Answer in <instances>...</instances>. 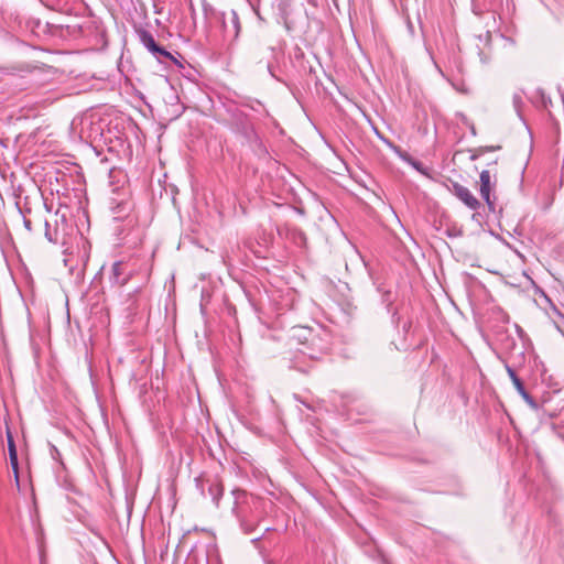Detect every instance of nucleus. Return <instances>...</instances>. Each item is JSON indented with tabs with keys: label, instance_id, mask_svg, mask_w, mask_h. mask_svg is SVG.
Masks as SVG:
<instances>
[{
	"label": "nucleus",
	"instance_id": "nucleus-2",
	"mask_svg": "<svg viewBox=\"0 0 564 564\" xmlns=\"http://www.w3.org/2000/svg\"><path fill=\"white\" fill-rule=\"evenodd\" d=\"M292 339L299 341L297 351L310 360H319L328 355L332 346L330 335L325 332H314L308 327H293Z\"/></svg>",
	"mask_w": 564,
	"mask_h": 564
},
{
	"label": "nucleus",
	"instance_id": "nucleus-16",
	"mask_svg": "<svg viewBox=\"0 0 564 564\" xmlns=\"http://www.w3.org/2000/svg\"><path fill=\"white\" fill-rule=\"evenodd\" d=\"M7 443H8L9 455L18 453L12 433L10 432L9 429L7 430Z\"/></svg>",
	"mask_w": 564,
	"mask_h": 564
},
{
	"label": "nucleus",
	"instance_id": "nucleus-28",
	"mask_svg": "<svg viewBox=\"0 0 564 564\" xmlns=\"http://www.w3.org/2000/svg\"><path fill=\"white\" fill-rule=\"evenodd\" d=\"M273 530H274L273 528H267V529H265V532H271V531H273Z\"/></svg>",
	"mask_w": 564,
	"mask_h": 564
},
{
	"label": "nucleus",
	"instance_id": "nucleus-15",
	"mask_svg": "<svg viewBox=\"0 0 564 564\" xmlns=\"http://www.w3.org/2000/svg\"><path fill=\"white\" fill-rule=\"evenodd\" d=\"M44 226H45V238L50 241V242H54L56 243L58 241V236H57V231L54 230L52 231L51 229V225L47 220L44 221Z\"/></svg>",
	"mask_w": 564,
	"mask_h": 564
},
{
	"label": "nucleus",
	"instance_id": "nucleus-22",
	"mask_svg": "<svg viewBox=\"0 0 564 564\" xmlns=\"http://www.w3.org/2000/svg\"><path fill=\"white\" fill-rule=\"evenodd\" d=\"M17 207H18V209H19L20 214H21L23 217H24V216L26 217V214H30V213H31V208H29V207H26V206H24L23 208H21V207L19 206V203H17Z\"/></svg>",
	"mask_w": 564,
	"mask_h": 564
},
{
	"label": "nucleus",
	"instance_id": "nucleus-27",
	"mask_svg": "<svg viewBox=\"0 0 564 564\" xmlns=\"http://www.w3.org/2000/svg\"><path fill=\"white\" fill-rule=\"evenodd\" d=\"M413 166H414L417 171L422 172V163H421V162H417V161L413 162Z\"/></svg>",
	"mask_w": 564,
	"mask_h": 564
},
{
	"label": "nucleus",
	"instance_id": "nucleus-29",
	"mask_svg": "<svg viewBox=\"0 0 564 564\" xmlns=\"http://www.w3.org/2000/svg\"><path fill=\"white\" fill-rule=\"evenodd\" d=\"M458 72H462V67L459 64H457Z\"/></svg>",
	"mask_w": 564,
	"mask_h": 564
},
{
	"label": "nucleus",
	"instance_id": "nucleus-24",
	"mask_svg": "<svg viewBox=\"0 0 564 564\" xmlns=\"http://www.w3.org/2000/svg\"><path fill=\"white\" fill-rule=\"evenodd\" d=\"M390 296H391V293L389 291L384 292V294H383V302L387 303L388 308L391 306V299H390Z\"/></svg>",
	"mask_w": 564,
	"mask_h": 564
},
{
	"label": "nucleus",
	"instance_id": "nucleus-19",
	"mask_svg": "<svg viewBox=\"0 0 564 564\" xmlns=\"http://www.w3.org/2000/svg\"><path fill=\"white\" fill-rule=\"evenodd\" d=\"M66 30H67L68 34L76 35L77 33L82 32V26L80 25H66Z\"/></svg>",
	"mask_w": 564,
	"mask_h": 564
},
{
	"label": "nucleus",
	"instance_id": "nucleus-18",
	"mask_svg": "<svg viewBox=\"0 0 564 564\" xmlns=\"http://www.w3.org/2000/svg\"><path fill=\"white\" fill-rule=\"evenodd\" d=\"M462 117H463V122L468 127L470 133L473 135H476L477 131H476L475 124L473 122H470L465 116L462 115Z\"/></svg>",
	"mask_w": 564,
	"mask_h": 564
},
{
	"label": "nucleus",
	"instance_id": "nucleus-23",
	"mask_svg": "<svg viewBox=\"0 0 564 564\" xmlns=\"http://www.w3.org/2000/svg\"><path fill=\"white\" fill-rule=\"evenodd\" d=\"M23 225L28 231H32V221L24 216Z\"/></svg>",
	"mask_w": 564,
	"mask_h": 564
},
{
	"label": "nucleus",
	"instance_id": "nucleus-21",
	"mask_svg": "<svg viewBox=\"0 0 564 564\" xmlns=\"http://www.w3.org/2000/svg\"><path fill=\"white\" fill-rule=\"evenodd\" d=\"M50 446H51V454H52V457H53L54 459H57V457H59V456H61V454H59V452H58L57 447H56L55 445H53V444H51Z\"/></svg>",
	"mask_w": 564,
	"mask_h": 564
},
{
	"label": "nucleus",
	"instance_id": "nucleus-10",
	"mask_svg": "<svg viewBox=\"0 0 564 564\" xmlns=\"http://www.w3.org/2000/svg\"><path fill=\"white\" fill-rule=\"evenodd\" d=\"M479 181H480V188H479L480 196L486 202L488 209L490 212H495V209H496L495 200L491 199V196H490V192L492 188L490 172L488 170L481 171L480 175H479Z\"/></svg>",
	"mask_w": 564,
	"mask_h": 564
},
{
	"label": "nucleus",
	"instance_id": "nucleus-14",
	"mask_svg": "<svg viewBox=\"0 0 564 564\" xmlns=\"http://www.w3.org/2000/svg\"><path fill=\"white\" fill-rule=\"evenodd\" d=\"M512 104L519 117H521V109L524 105L522 94L514 93L512 96Z\"/></svg>",
	"mask_w": 564,
	"mask_h": 564
},
{
	"label": "nucleus",
	"instance_id": "nucleus-4",
	"mask_svg": "<svg viewBox=\"0 0 564 564\" xmlns=\"http://www.w3.org/2000/svg\"><path fill=\"white\" fill-rule=\"evenodd\" d=\"M230 115V128L240 134L246 142L260 155L267 154V149L258 135L250 117L238 108L228 110Z\"/></svg>",
	"mask_w": 564,
	"mask_h": 564
},
{
	"label": "nucleus",
	"instance_id": "nucleus-25",
	"mask_svg": "<svg viewBox=\"0 0 564 564\" xmlns=\"http://www.w3.org/2000/svg\"><path fill=\"white\" fill-rule=\"evenodd\" d=\"M542 102H543V107L545 109L549 108V106L552 104L550 97L546 98L543 94H542Z\"/></svg>",
	"mask_w": 564,
	"mask_h": 564
},
{
	"label": "nucleus",
	"instance_id": "nucleus-7",
	"mask_svg": "<svg viewBox=\"0 0 564 564\" xmlns=\"http://www.w3.org/2000/svg\"><path fill=\"white\" fill-rule=\"evenodd\" d=\"M564 390H543L541 394V406L544 412L555 415L564 410Z\"/></svg>",
	"mask_w": 564,
	"mask_h": 564
},
{
	"label": "nucleus",
	"instance_id": "nucleus-6",
	"mask_svg": "<svg viewBox=\"0 0 564 564\" xmlns=\"http://www.w3.org/2000/svg\"><path fill=\"white\" fill-rule=\"evenodd\" d=\"M195 486L202 496L206 497V490L216 507L224 494V487L217 477L204 478L202 476L195 478Z\"/></svg>",
	"mask_w": 564,
	"mask_h": 564
},
{
	"label": "nucleus",
	"instance_id": "nucleus-5",
	"mask_svg": "<svg viewBox=\"0 0 564 564\" xmlns=\"http://www.w3.org/2000/svg\"><path fill=\"white\" fill-rule=\"evenodd\" d=\"M134 32L139 42L150 52L159 63H167L182 66L177 58L164 46L160 45L152 33L142 26H135Z\"/></svg>",
	"mask_w": 564,
	"mask_h": 564
},
{
	"label": "nucleus",
	"instance_id": "nucleus-20",
	"mask_svg": "<svg viewBox=\"0 0 564 564\" xmlns=\"http://www.w3.org/2000/svg\"><path fill=\"white\" fill-rule=\"evenodd\" d=\"M480 149H484V154L486 152H491V151H498L501 149L500 145H486V147H480Z\"/></svg>",
	"mask_w": 564,
	"mask_h": 564
},
{
	"label": "nucleus",
	"instance_id": "nucleus-12",
	"mask_svg": "<svg viewBox=\"0 0 564 564\" xmlns=\"http://www.w3.org/2000/svg\"><path fill=\"white\" fill-rule=\"evenodd\" d=\"M518 392L531 409L539 410L540 408H542L541 400L536 401V399L530 394V390H518Z\"/></svg>",
	"mask_w": 564,
	"mask_h": 564
},
{
	"label": "nucleus",
	"instance_id": "nucleus-11",
	"mask_svg": "<svg viewBox=\"0 0 564 564\" xmlns=\"http://www.w3.org/2000/svg\"><path fill=\"white\" fill-rule=\"evenodd\" d=\"M522 357L523 351L522 349H520V351L517 355L511 354L509 360L506 364V369L508 371L510 379L513 382L514 388H524V383L517 371V365L519 364L517 359H520Z\"/></svg>",
	"mask_w": 564,
	"mask_h": 564
},
{
	"label": "nucleus",
	"instance_id": "nucleus-9",
	"mask_svg": "<svg viewBox=\"0 0 564 564\" xmlns=\"http://www.w3.org/2000/svg\"><path fill=\"white\" fill-rule=\"evenodd\" d=\"M452 193L462 200L468 208L476 210L480 207V202L473 195V193L459 183H453Z\"/></svg>",
	"mask_w": 564,
	"mask_h": 564
},
{
	"label": "nucleus",
	"instance_id": "nucleus-26",
	"mask_svg": "<svg viewBox=\"0 0 564 564\" xmlns=\"http://www.w3.org/2000/svg\"><path fill=\"white\" fill-rule=\"evenodd\" d=\"M263 536H264V534H261V535H259V536H257V538H253V539L251 540L252 544L257 545V544H258V542H259V541H261V540L263 539Z\"/></svg>",
	"mask_w": 564,
	"mask_h": 564
},
{
	"label": "nucleus",
	"instance_id": "nucleus-8",
	"mask_svg": "<svg viewBox=\"0 0 564 564\" xmlns=\"http://www.w3.org/2000/svg\"><path fill=\"white\" fill-rule=\"evenodd\" d=\"M132 276V272L128 269L127 263L123 261H116L112 263L109 274V281L112 285L123 286Z\"/></svg>",
	"mask_w": 564,
	"mask_h": 564
},
{
	"label": "nucleus",
	"instance_id": "nucleus-3",
	"mask_svg": "<svg viewBox=\"0 0 564 564\" xmlns=\"http://www.w3.org/2000/svg\"><path fill=\"white\" fill-rule=\"evenodd\" d=\"M202 9L205 21L212 25L218 28L225 41L234 43L239 39L241 33V22L239 14L236 10L221 11L216 9L206 0L202 1Z\"/></svg>",
	"mask_w": 564,
	"mask_h": 564
},
{
	"label": "nucleus",
	"instance_id": "nucleus-17",
	"mask_svg": "<svg viewBox=\"0 0 564 564\" xmlns=\"http://www.w3.org/2000/svg\"><path fill=\"white\" fill-rule=\"evenodd\" d=\"M481 155H484V149H480V147L470 150V156L469 159L471 161L478 160Z\"/></svg>",
	"mask_w": 564,
	"mask_h": 564
},
{
	"label": "nucleus",
	"instance_id": "nucleus-1",
	"mask_svg": "<svg viewBox=\"0 0 564 564\" xmlns=\"http://www.w3.org/2000/svg\"><path fill=\"white\" fill-rule=\"evenodd\" d=\"M234 496L232 514L239 522L245 534L254 531L264 517L265 502L247 494L246 490L236 488L231 491Z\"/></svg>",
	"mask_w": 564,
	"mask_h": 564
},
{
	"label": "nucleus",
	"instance_id": "nucleus-13",
	"mask_svg": "<svg viewBox=\"0 0 564 564\" xmlns=\"http://www.w3.org/2000/svg\"><path fill=\"white\" fill-rule=\"evenodd\" d=\"M9 458H10V465H11L12 470H13V473H14V478H15L17 486L19 487V486H20V481H19V460H18V453H15V454H10V455H9Z\"/></svg>",
	"mask_w": 564,
	"mask_h": 564
}]
</instances>
